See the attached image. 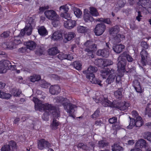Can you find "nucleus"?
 I'll list each match as a JSON object with an SVG mask.
<instances>
[{
    "instance_id": "f257e3e1",
    "label": "nucleus",
    "mask_w": 151,
    "mask_h": 151,
    "mask_svg": "<svg viewBox=\"0 0 151 151\" xmlns=\"http://www.w3.org/2000/svg\"><path fill=\"white\" fill-rule=\"evenodd\" d=\"M32 100L35 104V108L36 110L45 111L42 116V119L44 120H48V116L51 114L53 116V117L58 118L60 116V114L58 108L48 103L42 104L41 101L35 97L33 98Z\"/></svg>"
},
{
    "instance_id": "f03ea898",
    "label": "nucleus",
    "mask_w": 151,
    "mask_h": 151,
    "mask_svg": "<svg viewBox=\"0 0 151 151\" xmlns=\"http://www.w3.org/2000/svg\"><path fill=\"white\" fill-rule=\"evenodd\" d=\"M97 70L96 68L90 66L88 68L87 70L83 71V73L86 74V78L88 79L92 83L97 84L100 86L102 87L103 85L101 84V81L96 79L93 73L96 72Z\"/></svg>"
},
{
    "instance_id": "7ed1b4c3",
    "label": "nucleus",
    "mask_w": 151,
    "mask_h": 151,
    "mask_svg": "<svg viewBox=\"0 0 151 151\" xmlns=\"http://www.w3.org/2000/svg\"><path fill=\"white\" fill-rule=\"evenodd\" d=\"M44 14L48 19L52 21V24L54 27H57L60 24V17L55 11L48 10L45 12Z\"/></svg>"
},
{
    "instance_id": "20e7f679",
    "label": "nucleus",
    "mask_w": 151,
    "mask_h": 151,
    "mask_svg": "<svg viewBox=\"0 0 151 151\" xmlns=\"http://www.w3.org/2000/svg\"><path fill=\"white\" fill-rule=\"evenodd\" d=\"M84 45L86 47L84 50L87 52L86 54L88 56L92 57L93 52L96 50V45L92 44L90 41H87L84 44Z\"/></svg>"
},
{
    "instance_id": "39448f33",
    "label": "nucleus",
    "mask_w": 151,
    "mask_h": 151,
    "mask_svg": "<svg viewBox=\"0 0 151 151\" xmlns=\"http://www.w3.org/2000/svg\"><path fill=\"white\" fill-rule=\"evenodd\" d=\"M64 109L69 114L70 116L73 117V114L77 109V106L71 103H63Z\"/></svg>"
},
{
    "instance_id": "423d86ee",
    "label": "nucleus",
    "mask_w": 151,
    "mask_h": 151,
    "mask_svg": "<svg viewBox=\"0 0 151 151\" xmlns=\"http://www.w3.org/2000/svg\"><path fill=\"white\" fill-rule=\"evenodd\" d=\"M52 144L48 141L44 139L38 140L37 142V148L42 150L47 148H50L52 146Z\"/></svg>"
},
{
    "instance_id": "0eeeda50",
    "label": "nucleus",
    "mask_w": 151,
    "mask_h": 151,
    "mask_svg": "<svg viewBox=\"0 0 151 151\" xmlns=\"http://www.w3.org/2000/svg\"><path fill=\"white\" fill-rule=\"evenodd\" d=\"M137 4L141 6L151 14V1L150 0H139Z\"/></svg>"
},
{
    "instance_id": "6e6552de",
    "label": "nucleus",
    "mask_w": 151,
    "mask_h": 151,
    "mask_svg": "<svg viewBox=\"0 0 151 151\" xmlns=\"http://www.w3.org/2000/svg\"><path fill=\"white\" fill-rule=\"evenodd\" d=\"M106 29V25L103 23L97 24L94 32L95 35L97 36L101 35L104 32Z\"/></svg>"
},
{
    "instance_id": "1a4fd4ad",
    "label": "nucleus",
    "mask_w": 151,
    "mask_h": 151,
    "mask_svg": "<svg viewBox=\"0 0 151 151\" xmlns=\"http://www.w3.org/2000/svg\"><path fill=\"white\" fill-rule=\"evenodd\" d=\"M11 65L10 62L8 60H3L0 61V73H5L9 68Z\"/></svg>"
},
{
    "instance_id": "9d476101",
    "label": "nucleus",
    "mask_w": 151,
    "mask_h": 151,
    "mask_svg": "<svg viewBox=\"0 0 151 151\" xmlns=\"http://www.w3.org/2000/svg\"><path fill=\"white\" fill-rule=\"evenodd\" d=\"M95 101L96 103H98L100 101L102 105L105 107L109 106L111 104V102L108 100L106 95H104L98 99L96 98L95 99Z\"/></svg>"
},
{
    "instance_id": "9b49d317",
    "label": "nucleus",
    "mask_w": 151,
    "mask_h": 151,
    "mask_svg": "<svg viewBox=\"0 0 151 151\" xmlns=\"http://www.w3.org/2000/svg\"><path fill=\"white\" fill-rule=\"evenodd\" d=\"M110 73L108 78L106 80V83L108 84H111L114 81L116 76L115 70L113 69L111 70Z\"/></svg>"
},
{
    "instance_id": "f8f14e48",
    "label": "nucleus",
    "mask_w": 151,
    "mask_h": 151,
    "mask_svg": "<svg viewBox=\"0 0 151 151\" xmlns=\"http://www.w3.org/2000/svg\"><path fill=\"white\" fill-rule=\"evenodd\" d=\"M76 23L75 20H68L65 21L64 26L65 28L70 29L73 28L76 25Z\"/></svg>"
},
{
    "instance_id": "ddd939ff",
    "label": "nucleus",
    "mask_w": 151,
    "mask_h": 151,
    "mask_svg": "<svg viewBox=\"0 0 151 151\" xmlns=\"http://www.w3.org/2000/svg\"><path fill=\"white\" fill-rule=\"evenodd\" d=\"M119 57L118 58V63L117 64V68L118 70H124L125 67L126 65V59L123 58L120 60H119Z\"/></svg>"
},
{
    "instance_id": "4468645a",
    "label": "nucleus",
    "mask_w": 151,
    "mask_h": 151,
    "mask_svg": "<svg viewBox=\"0 0 151 151\" xmlns=\"http://www.w3.org/2000/svg\"><path fill=\"white\" fill-rule=\"evenodd\" d=\"M130 106V104L128 103L125 102H123L119 103L118 102L117 105L115 107L121 110H124L127 109Z\"/></svg>"
},
{
    "instance_id": "2eb2a0df",
    "label": "nucleus",
    "mask_w": 151,
    "mask_h": 151,
    "mask_svg": "<svg viewBox=\"0 0 151 151\" xmlns=\"http://www.w3.org/2000/svg\"><path fill=\"white\" fill-rule=\"evenodd\" d=\"M76 36L75 33L73 32H69L65 34L63 39V42L66 43L68 41L71 40Z\"/></svg>"
},
{
    "instance_id": "dca6fc26",
    "label": "nucleus",
    "mask_w": 151,
    "mask_h": 151,
    "mask_svg": "<svg viewBox=\"0 0 151 151\" xmlns=\"http://www.w3.org/2000/svg\"><path fill=\"white\" fill-rule=\"evenodd\" d=\"M49 91L50 93L52 95L57 94L60 91V88L57 85L52 86L50 88Z\"/></svg>"
},
{
    "instance_id": "f3484780",
    "label": "nucleus",
    "mask_w": 151,
    "mask_h": 151,
    "mask_svg": "<svg viewBox=\"0 0 151 151\" xmlns=\"http://www.w3.org/2000/svg\"><path fill=\"white\" fill-rule=\"evenodd\" d=\"M140 55L141 58V63L143 65H146L147 61L146 58H147V53L146 51L143 50L141 52Z\"/></svg>"
},
{
    "instance_id": "a211bd4d",
    "label": "nucleus",
    "mask_w": 151,
    "mask_h": 151,
    "mask_svg": "<svg viewBox=\"0 0 151 151\" xmlns=\"http://www.w3.org/2000/svg\"><path fill=\"white\" fill-rule=\"evenodd\" d=\"M84 20L85 22H92L94 20L93 18L91 16V14L89 13L88 10L85 9L84 11V15L83 16Z\"/></svg>"
},
{
    "instance_id": "6ab92c4d",
    "label": "nucleus",
    "mask_w": 151,
    "mask_h": 151,
    "mask_svg": "<svg viewBox=\"0 0 151 151\" xmlns=\"http://www.w3.org/2000/svg\"><path fill=\"white\" fill-rule=\"evenodd\" d=\"M25 45L27 49L31 50H34L37 46L35 42L31 40L26 42Z\"/></svg>"
},
{
    "instance_id": "aec40b11",
    "label": "nucleus",
    "mask_w": 151,
    "mask_h": 151,
    "mask_svg": "<svg viewBox=\"0 0 151 151\" xmlns=\"http://www.w3.org/2000/svg\"><path fill=\"white\" fill-rule=\"evenodd\" d=\"M52 38L55 40H62L63 39V36L61 32L58 31L55 32L52 36Z\"/></svg>"
},
{
    "instance_id": "412c9836",
    "label": "nucleus",
    "mask_w": 151,
    "mask_h": 151,
    "mask_svg": "<svg viewBox=\"0 0 151 151\" xmlns=\"http://www.w3.org/2000/svg\"><path fill=\"white\" fill-rule=\"evenodd\" d=\"M109 52L108 49H104L103 50H99L97 52V54L99 56H101L103 57H107L109 55Z\"/></svg>"
},
{
    "instance_id": "4be33fe9",
    "label": "nucleus",
    "mask_w": 151,
    "mask_h": 151,
    "mask_svg": "<svg viewBox=\"0 0 151 151\" xmlns=\"http://www.w3.org/2000/svg\"><path fill=\"white\" fill-rule=\"evenodd\" d=\"M135 145L137 147L140 148H145L147 146V144L145 140L143 139H141L137 142Z\"/></svg>"
},
{
    "instance_id": "5701e85b",
    "label": "nucleus",
    "mask_w": 151,
    "mask_h": 151,
    "mask_svg": "<svg viewBox=\"0 0 151 151\" xmlns=\"http://www.w3.org/2000/svg\"><path fill=\"white\" fill-rule=\"evenodd\" d=\"M133 86L136 91L138 93H141L142 90L140 85V83L137 80H135L133 82Z\"/></svg>"
},
{
    "instance_id": "b1692460",
    "label": "nucleus",
    "mask_w": 151,
    "mask_h": 151,
    "mask_svg": "<svg viewBox=\"0 0 151 151\" xmlns=\"http://www.w3.org/2000/svg\"><path fill=\"white\" fill-rule=\"evenodd\" d=\"M133 86L136 91L138 93H141L142 90L140 85V83L137 80H135L133 82Z\"/></svg>"
},
{
    "instance_id": "393cba45",
    "label": "nucleus",
    "mask_w": 151,
    "mask_h": 151,
    "mask_svg": "<svg viewBox=\"0 0 151 151\" xmlns=\"http://www.w3.org/2000/svg\"><path fill=\"white\" fill-rule=\"evenodd\" d=\"M120 31V27L119 26L116 25L111 28L109 30L110 34L114 36L118 34Z\"/></svg>"
},
{
    "instance_id": "a878e982",
    "label": "nucleus",
    "mask_w": 151,
    "mask_h": 151,
    "mask_svg": "<svg viewBox=\"0 0 151 151\" xmlns=\"http://www.w3.org/2000/svg\"><path fill=\"white\" fill-rule=\"evenodd\" d=\"M124 58L125 59L126 58L129 62H132L133 61V59L132 56L128 54L126 52H124L121 54L119 57V60L122 58Z\"/></svg>"
},
{
    "instance_id": "bb28decb",
    "label": "nucleus",
    "mask_w": 151,
    "mask_h": 151,
    "mask_svg": "<svg viewBox=\"0 0 151 151\" xmlns=\"http://www.w3.org/2000/svg\"><path fill=\"white\" fill-rule=\"evenodd\" d=\"M110 70L109 68H104L101 70V75L103 78H106L110 74Z\"/></svg>"
},
{
    "instance_id": "cd10ccee",
    "label": "nucleus",
    "mask_w": 151,
    "mask_h": 151,
    "mask_svg": "<svg viewBox=\"0 0 151 151\" xmlns=\"http://www.w3.org/2000/svg\"><path fill=\"white\" fill-rule=\"evenodd\" d=\"M125 46L122 45H117L113 47L114 51L117 53H119L122 52Z\"/></svg>"
},
{
    "instance_id": "c85d7f7f",
    "label": "nucleus",
    "mask_w": 151,
    "mask_h": 151,
    "mask_svg": "<svg viewBox=\"0 0 151 151\" xmlns=\"http://www.w3.org/2000/svg\"><path fill=\"white\" fill-rule=\"evenodd\" d=\"M126 4L125 0H119L116 4L115 6L116 10H119L121 8L124 7Z\"/></svg>"
},
{
    "instance_id": "c756f323",
    "label": "nucleus",
    "mask_w": 151,
    "mask_h": 151,
    "mask_svg": "<svg viewBox=\"0 0 151 151\" xmlns=\"http://www.w3.org/2000/svg\"><path fill=\"white\" fill-rule=\"evenodd\" d=\"M45 50V48L43 45H38L37 47L35 53L37 55H40L43 54Z\"/></svg>"
},
{
    "instance_id": "7c9ffc66",
    "label": "nucleus",
    "mask_w": 151,
    "mask_h": 151,
    "mask_svg": "<svg viewBox=\"0 0 151 151\" xmlns=\"http://www.w3.org/2000/svg\"><path fill=\"white\" fill-rule=\"evenodd\" d=\"M38 30L39 34L41 36H45L48 34V32L44 26L39 27Z\"/></svg>"
},
{
    "instance_id": "2f4dec72",
    "label": "nucleus",
    "mask_w": 151,
    "mask_h": 151,
    "mask_svg": "<svg viewBox=\"0 0 151 151\" xmlns=\"http://www.w3.org/2000/svg\"><path fill=\"white\" fill-rule=\"evenodd\" d=\"M123 91V89L122 88H120L114 93L115 96L117 99L122 98V92Z\"/></svg>"
},
{
    "instance_id": "473e14b6",
    "label": "nucleus",
    "mask_w": 151,
    "mask_h": 151,
    "mask_svg": "<svg viewBox=\"0 0 151 151\" xmlns=\"http://www.w3.org/2000/svg\"><path fill=\"white\" fill-rule=\"evenodd\" d=\"M125 37L124 35L119 34L114 38V42L115 43H119L120 42L123 38H124Z\"/></svg>"
},
{
    "instance_id": "72a5a7b5",
    "label": "nucleus",
    "mask_w": 151,
    "mask_h": 151,
    "mask_svg": "<svg viewBox=\"0 0 151 151\" xmlns=\"http://www.w3.org/2000/svg\"><path fill=\"white\" fill-rule=\"evenodd\" d=\"M48 54L50 55H54L58 52V51L57 47H53L48 50Z\"/></svg>"
},
{
    "instance_id": "f704fd0d",
    "label": "nucleus",
    "mask_w": 151,
    "mask_h": 151,
    "mask_svg": "<svg viewBox=\"0 0 151 151\" xmlns=\"http://www.w3.org/2000/svg\"><path fill=\"white\" fill-rule=\"evenodd\" d=\"M98 61L99 63H101L102 64H103L104 62V66L106 67L112 65L113 64V62L111 60H106L104 61H103L101 59H98Z\"/></svg>"
},
{
    "instance_id": "c9c22d12",
    "label": "nucleus",
    "mask_w": 151,
    "mask_h": 151,
    "mask_svg": "<svg viewBox=\"0 0 151 151\" xmlns=\"http://www.w3.org/2000/svg\"><path fill=\"white\" fill-rule=\"evenodd\" d=\"M89 11L90 14L92 16L96 17L99 15V14L96 9L94 7L89 8Z\"/></svg>"
},
{
    "instance_id": "e433bc0d",
    "label": "nucleus",
    "mask_w": 151,
    "mask_h": 151,
    "mask_svg": "<svg viewBox=\"0 0 151 151\" xmlns=\"http://www.w3.org/2000/svg\"><path fill=\"white\" fill-rule=\"evenodd\" d=\"M12 40L13 41V44L14 45V48L15 47L16 45L19 44L21 43V41L19 36H17L13 38Z\"/></svg>"
},
{
    "instance_id": "4c0bfd02",
    "label": "nucleus",
    "mask_w": 151,
    "mask_h": 151,
    "mask_svg": "<svg viewBox=\"0 0 151 151\" xmlns=\"http://www.w3.org/2000/svg\"><path fill=\"white\" fill-rule=\"evenodd\" d=\"M30 79L31 82H34L40 80L41 79V76L39 75H34L30 76Z\"/></svg>"
},
{
    "instance_id": "58836bf2",
    "label": "nucleus",
    "mask_w": 151,
    "mask_h": 151,
    "mask_svg": "<svg viewBox=\"0 0 151 151\" xmlns=\"http://www.w3.org/2000/svg\"><path fill=\"white\" fill-rule=\"evenodd\" d=\"M11 95L3 91H0V98L4 99H8L11 97Z\"/></svg>"
},
{
    "instance_id": "ea45409f",
    "label": "nucleus",
    "mask_w": 151,
    "mask_h": 151,
    "mask_svg": "<svg viewBox=\"0 0 151 151\" xmlns=\"http://www.w3.org/2000/svg\"><path fill=\"white\" fill-rule=\"evenodd\" d=\"M111 149L113 151H122L123 150V148L118 144H114L112 146Z\"/></svg>"
},
{
    "instance_id": "a19ab883",
    "label": "nucleus",
    "mask_w": 151,
    "mask_h": 151,
    "mask_svg": "<svg viewBox=\"0 0 151 151\" xmlns=\"http://www.w3.org/2000/svg\"><path fill=\"white\" fill-rule=\"evenodd\" d=\"M142 124V118L139 116L135 120V126L137 127H140Z\"/></svg>"
},
{
    "instance_id": "79ce46f5",
    "label": "nucleus",
    "mask_w": 151,
    "mask_h": 151,
    "mask_svg": "<svg viewBox=\"0 0 151 151\" xmlns=\"http://www.w3.org/2000/svg\"><path fill=\"white\" fill-rule=\"evenodd\" d=\"M54 118L51 125L53 129H56L60 124V123L57 120L55 119V117Z\"/></svg>"
},
{
    "instance_id": "37998d69",
    "label": "nucleus",
    "mask_w": 151,
    "mask_h": 151,
    "mask_svg": "<svg viewBox=\"0 0 151 151\" xmlns=\"http://www.w3.org/2000/svg\"><path fill=\"white\" fill-rule=\"evenodd\" d=\"M9 43L8 42L3 43L2 44L3 47L4 49L8 48L10 49H13L14 48V45L11 43V45H9Z\"/></svg>"
},
{
    "instance_id": "c03bdc74",
    "label": "nucleus",
    "mask_w": 151,
    "mask_h": 151,
    "mask_svg": "<svg viewBox=\"0 0 151 151\" xmlns=\"http://www.w3.org/2000/svg\"><path fill=\"white\" fill-rule=\"evenodd\" d=\"M74 67L78 70H80L81 69L82 65L80 61H76L74 62Z\"/></svg>"
},
{
    "instance_id": "a18cd8bd",
    "label": "nucleus",
    "mask_w": 151,
    "mask_h": 151,
    "mask_svg": "<svg viewBox=\"0 0 151 151\" xmlns=\"http://www.w3.org/2000/svg\"><path fill=\"white\" fill-rule=\"evenodd\" d=\"M108 143L107 142L104 140H100L99 142L98 146L100 148H103L108 145Z\"/></svg>"
},
{
    "instance_id": "49530a36",
    "label": "nucleus",
    "mask_w": 151,
    "mask_h": 151,
    "mask_svg": "<svg viewBox=\"0 0 151 151\" xmlns=\"http://www.w3.org/2000/svg\"><path fill=\"white\" fill-rule=\"evenodd\" d=\"M35 25L34 22V20L32 17H30L29 19V21L28 23L27 24L26 26L27 27H33Z\"/></svg>"
},
{
    "instance_id": "de8ad7c7",
    "label": "nucleus",
    "mask_w": 151,
    "mask_h": 151,
    "mask_svg": "<svg viewBox=\"0 0 151 151\" xmlns=\"http://www.w3.org/2000/svg\"><path fill=\"white\" fill-rule=\"evenodd\" d=\"M130 122L129 126L127 127V128L128 129H131L133 127L135 126V119L133 118H130Z\"/></svg>"
},
{
    "instance_id": "09e8293b",
    "label": "nucleus",
    "mask_w": 151,
    "mask_h": 151,
    "mask_svg": "<svg viewBox=\"0 0 151 151\" xmlns=\"http://www.w3.org/2000/svg\"><path fill=\"white\" fill-rule=\"evenodd\" d=\"M1 151H13L12 149H11L10 145H6L3 146L1 149Z\"/></svg>"
},
{
    "instance_id": "8fccbe9b",
    "label": "nucleus",
    "mask_w": 151,
    "mask_h": 151,
    "mask_svg": "<svg viewBox=\"0 0 151 151\" xmlns=\"http://www.w3.org/2000/svg\"><path fill=\"white\" fill-rule=\"evenodd\" d=\"M33 27H27V26H26L25 27V29L26 31V33L27 35H30L32 32V29Z\"/></svg>"
},
{
    "instance_id": "3c124183",
    "label": "nucleus",
    "mask_w": 151,
    "mask_h": 151,
    "mask_svg": "<svg viewBox=\"0 0 151 151\" xmlns=\"http://www.w3.org/2000/svg\"><path fill=\"white\" fill-rule=\"evenodd\" d=\"M66 12L64 13H61L60 14V16L61 17H63L65 19H67L68 20H70L71 18L70 14Z\"/></svg>"
},
{
    "instance_id": "603ef678",
    "label": "nucleus",
    "mask_w": 151,
    "mask_h": 151,
    "mask_svg": "<svg viewBox=\"0 0 151 151\" xmlns=\"http://www.w3.org/2000/svg\"><path fill=\"white\" fill-rule=\"evenodd\" d=\"M9 145L10 146L11 149H12L13 151L17 149L16 144V143L13 141H10L9 143Z\"/></svg>"
},
{
    "instance_id": "864d4df0",
    "label": "nucleus",
    "mask_w": 151,
    "mask_h": 151,
    "mask_svg": "<svg viewBox=\"0 0 151 151\" xmlns=\"http://www.w3.org/2000/svg\"><path fill=\"white\" fill-rule=\"evenodd\" d=\"M78 31L80 33H83L86 31V28L85 27L79 26L78 27Z\"/></svg>"
},
{
    "instance_id": "5fc2aeb1",
    "label": "nucleus",
    "mask_w": 151,
    "mask_h": 151,
    "mask_svg": "<svg viewBox=\"0 0 151 151\" xmlns=\"http://www.w3.org/2000/svg\"><path fill=\"white\" fill-rule=\"evenodd\" d=\"M21 91L19 89L13 90L12 92V93L15 96H19L21 93Z\"/></svg>"
},
{
    "instance_id": "6e6d98bb",
    "label": "nucleus",
    "mask_w": 151,
    "mask_h": 151,
    "mask_svg": "<svg viewBox=\"0 0 151 151\" xmlns=\"http://www.w3.org/2000/svg\"><path fill=\"white\" fill-rule=\"evenodd\" d=\"M74 12L76 16L78 17H80L82 14L81 11L78 8H75Z\"/></svg>"
},
{
    "instance_id": "4d7b16f0",
    "label": "nucleus",
    "mask_w": 151,
    "mask_h": 151,
    "mask_svg": "<svg viewBox=\"0 0 151 151\" xmlns=\"http://www.w3.org/2000/svg\"><path fill=\"white\" fill-rule=\"evenodd\" d=\"M68 6L66 5L60 6L59 8V9L61 11H63L64 13L68 12L69 10Z\"/></svg>"
},
{
    "instance_id": "13d9d810",
    "label": "nucleus",
    "mask_w": 151,
    "mask_h": 151,
    "mask_svg": "<svg viewBox=\"0 0 151 151\" xmlns=\"http://www.w3.org/2000/svg\"><path fill=\"white\" fill-rule=\"evenodd\" d=\"M49 8V7L48 5L40 7L39 9V13L43 12L45 10L48 9Z\"/></svg>"
},
{
    "instance_id": "bf43d9fd",
    "label": "nucleus",
    "mask_w": 151,
    "mask_h": 151,
    "mask_svg": "<svg viewBox=\"0 0 151 151\" xmlns=\"http://www.w3.org/2000/svg\"><path fill=\"white\" fill-rule=\"evenodd\" d=\"M99 110L98 109H97L91 115V118L94 119L98 117L99 116Z\"/></svg>"
},
{
    "instance_id": "052dcab7",
    "label": "nucleus",
    "mask_w": 151,
    "mask_h": 151,
    "mask_svg": "<svg viewBox=\"0 0 151 151\" xmlns=\"http://www.w3.org/2000/svg\"><path fill=\"white\" fill-rule=\"evenodd\" d=\"M10 34V32L9 31H6L2 33L1 35V36L2 37L6 38L9 36Z\"/></svg>"
},
{
    "instance_id": "680f3d73",
    "label": "nucleus",
    "mask_w": 151,
    "mask_h": 151,
    "mask_svg": "<svg viewBox=\"0 0 151 151\" xmlns=\"http://www.w3.org/2000/svg\"><path fill=\"white\" fill-rule=\"evenodd\" d=\"M66 54L64 53H60L58 55V58L60 60H62L66 59Z\"/></svg>"
},
{
    "instance_id": "e2e57ef3",
    "label": "nucleus",
    "mask_w": 151,
    "mask_h": 151,
    "mask_svg": "<svg viewBox=\"0 0 151 151\" xmlns=\"http://www.w3.org/2000/svg\"><path fill=\"white\" fill-rule=\"evenodd\" d=\"M117 120V118L115 117H114L110 118L109 119V122L111 124L114 123L115 124V123L116 122Z\"/></svg>"
},
{
    "instance_id": "0e129e2a",
    "label": "nucleus",
    "mask_w": 151,
    "mask_h": 151,
    "mask_svg": "<svg viewBox=\"0 0 151 151\" xmlns=\"http://www.w3.org/2000/svg\"><path fill=\"white\" fill-rule=\"evenodd\" d=\"M137 14H138L137 16L136 17V19L139 22L142 19L141 17H142V16L141 15V12L138 11L137 12Z\"/></svg>"
},
{
    "instance_id": "69168bd1",
    "label": "nucleus",
    "mask_w": 151,
    "mask_h": 151,
    "mask_svg": "<svg viewBox=\"0 0 151 151\" xmlns=\"http://www.w3.org/2000/svg\"><path fill=\"white\" fill-rule=\"evenodd\" d=\"M103 22L107 24L111 25L112 24V22L111 21L109 18H104Z\"/></svg>"
},
{
    "instance_id": "338daca9",
    "label": "nucleus",
    "mask_w": 151,
    "mask_h": 151,
    "mask_svg": "<svg viewBox=\"0 0 151 151\" xmlns=\"http://www.w3.org/2000/svg\"><path fill=\"white\" fill-rule=\"evenodd\" d=\"M132 114L133 117L136 119H137V117L140 116H139V114L136 111H133L132 112Z\"/></svg>"
},
{
    "instance_id": "774afa93",
    "label": "nucleus",
    "mask_w": 151,
    "mask_h": 151,
    "mask_svg": "<svg viewBox=\"0 0 151 151\" xmlns=\"http://www.w3.org/2000/svg\"><path fill=\"white\" fill-rule=\"evenodd\" d=\"M146 134L147 136L146 138L147 140L151 141V133L147 132Z\"/></svg>"
}]
</instances>
